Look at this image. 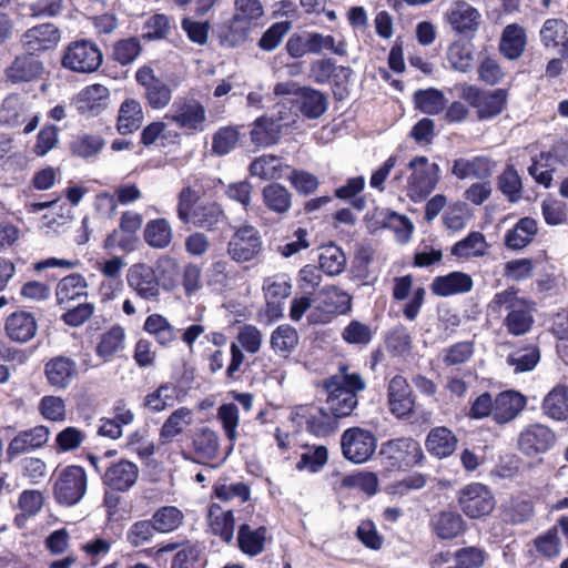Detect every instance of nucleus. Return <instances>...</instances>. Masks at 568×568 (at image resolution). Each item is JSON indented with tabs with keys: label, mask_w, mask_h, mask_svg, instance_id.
<instances>
[{
	"label": "nucleus",
	"mask_w": 568,
	"mask_h": 568,
	"mask_svg": "<svg viewBox=\"0 0 568 568\" xmlns=\"http://www.w3.org/2000/svg\"><path fill=\"white\" fill-rule=\"evenodd\" d=\"M440 168L424 155H416L408 162L400 160L389 185L404 192L413 202L425 200L440 181Z\"/></svg>",
	"instance_id": "f257e3e1"
},
{
	"label": "nucleus",
	"mask_w": 568,
	"mask_h": 568,
	"mask_svg": "<svg viewBox=\"0 0 568 568\" xmlns=\"http://www.w3.org/2000/svg\"><path fill=\"white\" fill-rule=\"evenodd\" d=\"M503 313H506L503 326L513 336L527 334L534 325V304L519 296L515 286L497 292L487 304L488 315L500 316Z\"/></svg>",
	"instance_id": "f03ea898"
},
{
	"label": "nucleus",
	"mask_w": 568,
	"mask_h": 568,
	"mask_svg": "<svg viewBox=\"0 0 568 568\" xmlns=\"http://www.w3.org/2000/svg\"><path fill=\"white\" fill-rule=\"evenodd\" d=\"M365 382L359 374H343L324 382L327 392L326 408L337 419L349 416L358 404L357 393L365 389Z\"/></svg>",
	"instance_id": "7ed1b4c3"
},
{
	"label": "nucleus",
	"mask_w": 568,
	"mask_h": 568,
	"mask_svg": "<svg viewBox=\"0 0 568 568\" xmlns=\"http://www.w3.org/2000/svg\"><path fill=\"white\" fill-rule=\"evenodd\" d=\"M164 119L173 122L187 134L203 132L206 111L201 101L193 97H179L171 104Z\"/></svg>",
	"instance_id": "20e7f679"
},
{
	"label": "nucleus",
	"mask_w": 568,
	"mask_h": 568,
	"mask_svg": "<svg viewBox=\"0 0 568 568\" xmlns=\"http://www.w3.org/2000/svg\"><path fill=\"white\" fill-rule=\"evenodd\" d=\"M379 455L389 469H405L422 464L424 453L418 442L410 437H398L382 444Z\"/></svg>",
	"instance_id": "39448f33"
},
{
	"label": "nucleus",
	"mask_w": 568,
	"mask_h": 568,
	"mask_svg": "<svg viewBox=\"0 0 568 568\" xmlns=\"http://www.w3.org/2000/svg\"><path fill=\"white\" fill-rule=\"evenodd\" d=\"M88 488V477L84 468L67 466L55 477L53 496L62 506H74L84 497Z\"/></svg>",
	"instance_id": "423d86ee"
},
{
	"label": "nucleus",
	"mask_w": 568,
	"mask_h": 568,
	"mask_svg": "<svg viewBox=\"0 0 568 568\" xmlns=\"http://www.w3.org/2000/svg\"><path fill=\"white\" fill-rule=\"evenodd\" d=\"M352 308V296L336 287L326 286L317 295V305L311 310L307 318L312 324L329 323L336 314H346Z\"/></svg>",
	"instance_id": "0eeeda50"
},
{
	"label": "nucleus",
	"mask_w": 568,
	"mask_h": 568,
	"mask_svg": "<svg viewBox=\"0 0 568 568\" xmlns=\"http://www.w3.org/2000/svg\"><path fill=\"white\" fill-rule=\"evenodd\" d=\"M457 501L460 510L470 519L488 516L496 506L494 494L480 483L464 486L458 491Z\"/></svg>",
	"instance_id": "6e6552de"
},
{
	"label": "nucleus",
	"mask_w": 568,
	"mask_h": 568,
	"mask_svg": "<svg viewBox=\"0 0 568 568\" xmlns=\"http://www.w3.org/2000/svg\"><path fill=\"white\" fill-rule=\"evenodd\" d=\"M102 53L99 47L90 40L71 42L64 50L62 65L78 73H91L102 63Z\"/></svg>",
	"instance_id": "1a4fd4ad"
},
{
	"label": "nucleus",
	"mask_w": 568,
	"mask_h": 568,
	"mask_svg": "<svg viewBox=\"0 0 568 568\" xmlns=\"http://www.w3.org/2000/svg\"><path fill=\"white\" fill-rule=\"evenodd\" d=\"M507 95L505 89L480 91L475 85H465L462 90V98L476 109L479 120H488L500 114L505 109Z\"/></svg>",
	"instance_id": "9d476101"
},
{
	"label": "nucleus",
	"mask_w": 568,
	"mask_h": 568,
	"mask_svg": "<svg viewBox=\"0 0 568 568\" xmlns=\"http://www.w3.org/2000/svg\"><path fill=\"white\" fill-rule=\"evenodd\" d=\"M262 236L253 225L237 227L227 244V254L237 263L254 260L262 251Z\"/></svg>",
	"instance_id": "9b49d317"
},
{
	"label": "nucleus",
	"mask_w": 568,
	"mask_h": 568,
	"mask_svg": "<svg viewBox=\"0 0 568 568\" xmlns=\"http://www.w3.org/2000/svg\"><path fill=\"white\" fill-rule=\"evenodd\" d=\"M376 445L373 433L359 427L346 429L341 439L344 457L355 464L368 460L376 450Z\"/></svg>",
	"instance_id": "f8f14e48"
},
{
	"label": "nucleus",
	"mask_w": 568,
	"mask_h": 568,
	"mask_svg": "<svg viewBox=\"0 0 568 568\" xmlns=\"http://www.w3.org/2000/svg\"><path fill=\"white\" fill-rule=\"evenodd\" d=\"M555 432L546 425H527L518 435L517 446L527 457H537L550 450L556 444Z\"/></svg>",
	"instance_id": "ddd939ff"
},
{
	"label": "nucleus",
	"mask_w": 568,
	"mask_h": 568,
	"mask_svg": "<svg viewBox=\"0 0 568 568\" xmlns=\"http://www.w3.org/2000/svg\"><path fill=\"white\" fill-rule=\"evenodd\" d=\"M296 116L297 114L294 112H286V116H261L256 119L251 131L252 142L258 146L275 144L281 134L295 124Z\"/></svg>",
	"instance_id": "4468645a"
},
{
	"label": "nucleus",
	"mask_w": 568,
	"mask_h": 568,
	"mask_svg": "<svg viewBox=\"0 0 568 568\" xmlns=\"http://www.w3.org/2000/svg\"><path fill=\"white\" fill-rule=\"evenodd\" d=\"M444 19L455 33L473 38L479 29L481 14L468 2L455 1L446 10Z\"/></svg>",
	"instance_id": "2eb2a0df"
},
{
	"label": "nucleus",
	"mask_w": 568,
	"mask_h": 568,
	"mask_svg": "<svg viewBox=\"0 0 568 568\" xmlns=\"http://www.w3.org/2000/svg\"><path fill=\"white\" fill-rule=\"evenodd\" d=\"M43 373L47 383L53 389L64 390L78 378L79 366L74 358L58 355L45 362Z\"/></svg>",
	"instance_id": "dca6fc26"
},
{
	"label": "nucleus",
	"mask_w": 568,
	"mask_h": 568,
	"mask_svg": "<svg viewBox=\"0 0 568 568\" xmlns=\"http://www.w3.org/2000/svg\"><path fill=\"white\" fill-rule=\"evenodd\" d=\"M110 91L105 85L94 83L83 88L73 99L75 110L85 118H94L110 105Z\"/></svg>",
	"instance_id": "f3484780"
},
{
	"label": "nucleus",
	"mask_w": 568,
	"mask_h": 568,
	"mask_svg": "<svg viewBox=\"0 0 568 568\" xmlns=\"http://www.w3.org/2000/svg\"><path fill=\"white\" fill-rule=\"evenodd\" d=\"M389 410L397 418L408 417L415 406V396L407 379L402 375L392 377L387 385Z\"/></svg>",
	"instance_id": "a211bd4d"
},
{
	"label": "nucleus",
	"mask_w": 568,
	"mask_h": 568,
	"mask_svg": "<svg viewBox=\"0 0 568 568\" xmlns=\"http://www.w3.org/2000/svg\"><path fill=\"white\" fill-rule=\"evenodd\" d=\"M129 286L145 301H158L160 282L154 270L144 263L132 265L126 275Z\"/></svg>",
	"instance_id": "6ab92c4d"
},
{
	"label": "nucleus",
	"mask_w": 568,
	"mask_h": 568,
	"mask_svg": "<svg viewBox=\"0 0 568 568\" xmlns=\"http://www.w3.org/2000/svg\"><path fill=\"white\" fill-rule=\"evenodd\" d=\"M494 170V162L484 155L473 158H458L452 165V174L458 180L488 179Z\"/></svg>",
	"instance_id": "aec40b11"
},
{
	"label": "nucleus",
	"mask_w": 568,
	"mask_h": 568,
	"mask_svg": "<svg viewBox=\"0 0 568 568\" xmlns=\"http://www.w3.org/2000/svg\"><path fill=\"white\" fill-rule=\"evenodd\" d=\"M60 41V31L53 23H43L28 29L22 38L27 51L36 53L53 49Z\"/></svg>",
	"instance_id": "412c9836"
},
{
	"label": "nucleus",
	"mask_w": 568,
	"mask_h": 568,
	"mask_svg": "<svg viewBox=\"0 0 568 568\" xmlns=\"http://www.w3.org/2000/svg\"><path fill=\"white\" fill-rule=\"evenodd\" d=\"M88 282L81 274L73 273L61 278L55 287L57 304L69 307L71 303L88 298Z\"/></svg>",
	"instance_id": "4be33fe9"
},
{
	"label": "nucleus",
	"mask_w": 568,
	"mask_h": 568,
	"mask_svg": "<svg viewBox=\"0 0 568 568\" xmlns=\"http://www.w3.org/2000/svg\"><path fill=\"white\" fill-rule=\"evenodd\" d=\"M139 477L138 466L129 460H120L108 467L103 483L116 491H128Z\"/></svg>",
	"instance_id": "5701e85b"
},
{
	"label": "nucleus",
	"mask_w": 568,
	"mask_h": 568,
	"mask_svg": "<svg viewBox=\"0 0 568 568\" xmlns=\"http://www.w3.org/2000/svg\"><path fill=\"white\" fill-rule=\"evenodd\" d=\"M49 428L42 425L20 432L8 445L7 455L10 459L42 447L49 439Z\"/></svg>",
	"instance_id": "b1692460"
},
{
	"label": "nucleus",
	"mask_w": 568,
	"mask_h": 568,
	"mask_svg": "<svg viewBox=\"0 0 568 568\" xmlns=\"http://www.w3.org/2000/svg\"><path fill=\"white\" fill-rule=\"evenodd\" d=\"M4 329L11 341L27 343L36 336L38 324L33 314L19 311L7 317Z\"/></svg>",
	"instance_id": "393cba45"
},
{
	"label": "nucleus",
	"mask_w": 568,
	"mask_h": 568,
	"mask_svg": "<svg viewBox=\"0 0 568 568\" xmlns=\"http://www.w3.org/2000/svg\"><path fill=\"white\" fill-rule=\"evenodd\" d=\"M126 334L122 326L113 325L101 334L95 346V354L103 363L114 361L125 349Z\"/></svg>",
	"instance_id": "a878e982"
},
{
	"label": "nucleus",
	"mask_w": 568,
	"mask_h": 568,
	"mask_svg": "<svg viewBox=\"0 0 568 568\" xmlns=\"http://www.w3.org/2000/svg\"><path fill=\"white\" fill-rule=\"evenodd\" d=\"M474 281L467 273L455 271L437 276L432 283V292L438 296L465 294L473 290Z\"/></svg>",
	"instance_id": "bb28decb"
},
{
	"label": "nucleus",
	"mask_w": 568,
	"mask_h": 568,
	"mask_svg": "<svg viewBox=\"0 0 568 568\" xmlns=\"http://www.w3.org/2000/svg\"><path fill=\"white\" fill-rule=\"evenodd\" d=\"M526 399L517 392L508 390L497 395L494 399L493 419L497 424H506L516 418L525 408Z\"/></svg>",
	"instance_id": "cd10ccee"
},
{
	"label": "nucleus",
	"mask_w": 568,
	"mask_h": 568,
	"mask_svg": "<svg viewBox=\"0 0 568 568\" xmlns=\"http://www.w3.org/2000/svg\"><path fill=\"white\" fill-rule=\"evenodd\" d=\"M296 415L304 417L307 429L318 437L329 435L337 426V418L327 408L301 407Z\"/></svg>",
	"instance_id": "c85d7f7f"
},
{
	"label": "nucleus",
	"mask_w": 568,
	"mask_h": 568,
	"mask_svg": "<svg viewBox=\"0 0 568 568\" xmlns=\"http://www.w3.org/2000/svg\"><path fill=\"white\" fill-rule=\"evenodd\" d=\"M540 40L546 48H558L561 59L568 58V24L564 20H546L540 29Z\"/></svg>",
	"instance_id": "c756f323"
},
{
	"label": "nucleus",
	"mask_w": 568,
	"mask_h": 568,
	"mask_svg": "<svg viewBox=\"0 0 568 568\" xmlns=\"http://www.w3.org/2000/svg\"><path fill=\"white\" fill-rule=\"evenodd\" d=\"M43 72L42 62L33 54L17 57L7 69V78L13 83L31 82L38 79Z\"/></svg>",
	"instance_id": "7c9ffc66"
},
{
	"label": "nucleus",
	"mask_w": 568,
	"mask_h": 568,
	"mask_svg": "<svg viewBox=\"0 0 568 568\" xmlns=\"http://www.w3.org/2000/svg\"><path fill=\"white\" fill-rule=\"evenodd\" d=\"M224 219L225 214L220 204L202 201L194 205L192 214L184 223H191L195 227L213 231Z\"/></svg>",
	"instance_id": "2f4dec72"
},
{
	"label": "nucleus",
	"mask_w": 568,
	"mask_h": 568,
	"mask_svg": "<svg viewBox=\"0 0 568 568\" xmlns=\"http://www.w3.org/2000/svg\"><path fill=\"white\" fill-rule=\"evenodd\" d=\"M538 233V222L529 216L518 220L513 229L505 234V246L511 251H519L528 246Z\"/></svg>",
	"instance_id": "473e14b6"
},
{
	"label": "nucleus",
	"mask_w": 568,
	"mask_h": 568,
	"mask_svg": "<svg viewBox=\"0 0 568 568\" xmlns=\"http://www.w3.org/2000/svg\"><path fill=\"white\" fill-rule=\"evenodd\" d=\"M267 540V529L264 526L253 527L241 524L237 531V546L242 552L251 557L262 554Z\"/></svg>",
	"instance_id": "72a5a7b5"
},
{
	"label": "nucleus",
	"mask_w": 568,
	"mask_h": 568,
	"mask_svg": "<svg viewBox=\"0 0 568 568\" xmlns=\"http://www.w3.org/2000/svg\"><path fill=\"white\" fill-rule=\"evenodd\" d=\"M209 526L215 536L230 544L234 538L235 518L233 510L223 509L217 504H212L207 514Z\"/></svg>",
	"instance_id": "f704fd0d"
},
{
	"label": "nucleus",
	"mask_w": 568,
	"mask_h": 568,
	"mask_svg": "<svg viewBox=\"0 0 568 568\" xmlns=\"http://www.w3.org/2000/svg\"><path fill=\"white\" fill-rule=\"evenodd\" d=\"M542 413L550 419L564 422L568 419V387L558 384L544 397Z\"/></svg>",
	"instance_id": "c9c22d12"
},
{
	"label": "nucleus",
	"mask_w": 568,
	"mask_h": 568,
	"mask_svg": "<svg viewBox=\"0 0 568 568\" xmlns=\"http://www.w3.org/2000/svg\"><path fill=\"white\" fill-rule=\"evenodd\" d=\"M458 439L447 427H435L427 435L425 445L427 450L437 458L450 456L457 446Z\"/></svg>",
	"instance_id": "e433bc0d"
},
{
	"label": "nucleus",
	"mask_w": 568,
	"mask_h": 568,
	"mask_svg": "<svg viewBox=\"0 0 568 568\" xmlns=\"http://www.w3.org/2000/svg\"><path fill=\"white\" fill-rule=\"evenodd\" d=\"M527 44L525 29L516 23L508 24L501 34L499 50L509 60L519 59Z\"/></svg>",
	"instance_id": "4c0bfd02"
},
{
	"label": "nucleus",
	"mask_w": 568,
	"mask_h": 568,
	"mask_svg": "<svg viewBox=\"0 0 568 568\" xmlns=\"http://www.w3.org/2000/svg\"><path fill=\"white\" fill-rule=\"evenodd\" d=\"M143 329L152 335L159 345L170 347L178 339V329L161 314L146 317Z\"/></svg>",
	"instance_id": "58836bf2"
},
{
	"label": "nucleus",
	"mask_w": 568,
	"mask_h": 568,
	"mask_svg": "<svg viewBox=\"0 0 568 568\" xmlns=\"http://www.w3.org/2000/svg\"><path fill=\"white\" fill-rule=\"evenodd\" d=\"M430 526L440 539H453L464 531L465 523L455 511H440L430 519Z\"/></svg>",
	"instance_id": "ea45409f"
},
{
	"label": "nucleus",
	"mask_w": 568,
	"mask_h": 568,
	"mask_svg": "<svg viewBox=\"0 0 568 568\" xmlns=\"http://www.w3.org/2000/svg\"><path fill=\"white\" fill-rule=\"evenodd\" d=\"M143 121V111L139 101L125 99L119 110L116 129L120 134L125 135L136 131Z\"/></svg>",
	"instance_id": "a19ab883"
},
{
	"label": "nucleus",
	"mask_w": 568,
	"mask_h": 568,
	"mask_svg": "<svg viewBox=\"0 0 568 568\" xmlns=\"http://www.w3.org/2000/svg\"><path fill=\"white\" fill-rule=\"evenodd\" d=\"M193 448L200 463L214 460L219 455V435L205 427L194 434Z\"/></svg>",
	"instance_id": "79ce46f5"
},
{
	"label": "nucleus",
	"mask_w": 568,
	"mask_h": 568,
	"mask_svg": "<svg viewBox=\"0 0 568 568\" xmlns=\"http://www.w3.org/2000/svg\"><path fill=\"white\" fill-rule=\"evenodd\" d=\"M298 341L297 331L288 324H283L272 332L270 344L275 354L287 357L295 351Z\"/></svg>",
	"instance_id": "37998d69"
},
{
	"label": "nucleus",
	"mask_w": 568,
	"mask_h": 568,
	"mask_svg": "<svg viewBox=\"0 0 568 568\" xmlns=\"http://www.w3.org/2000/svg\"><path fill=\"white\" fill-rule=\"evenodd\" d=\"M456 561L458 568H480L485 561V551L478 547H465L450 552H440L436 556L434 564Z\"/></svg>",
	"instance_id": "c03bdc74"
},
{
	"label": "nucleus",
	"mask_w": 568,
	"mask_h": 568,
	"mask_svg": "<svg viewBox=\"0 0 568 568\" xmlns=\"http://www.w3.org/2000/svg\"><path fill=\"white\" fill-rule=\"evenodd\" d=\"M488 244L483 233L474 231L465 239L454 244L450 250L452 255L458 258L480 257L486 254Z\"/></svg>",
	"instance_id": "a18cd8bd"
},
{
	"label": "nucleus",
	"mask_w": 568,
	"mask_h": 568,
	"mask_svg": "<svg viewBox=\"0 0 568 568\" xmlns=\"http://www.w3.org/2000/svg\"><path fill=\"white\" fill-rule=\"evenodd\" d=\"M263 202L266 207L277 214H285L292 206L290 191L280 183H271L262 190Z\"/></svg>",
	"instance_id": "49530a36"
},
{
	"label": "nucleus",
	"mask_w": 568,
	"mask_h": 568,
	"mask_svg": "<svg viewBox=\"0 0 568 568\" xmlns=\"http://www.w3.org/2000/svg\"><path fill=\"white\" fill-rule=\"evenodd\" d=\"M300 111L308 119L320 118L327 109L326 97L314 89L303 88L297 98Z\"/></svg>",
	"instance_id": "de8ad7c7"
},
{
	"label": "nucleus",
	"mask_w": 568,
	"mask_h": 568,
	"mask_svg": "<svg viewBox=\"0 0 568 568\" xmlns=\"http://www.w3.org/2000/svg\"><path fill=\"white\" fill-rule=\"evenodd\" d=\"M43 501L44 497L40 490H23L18 499L20 513L14 518L17 526L23 527L28 518L34 517L42 509Z\"/></svg>",
	"instance_id": "09e8293b"
},
{
	"label": "nucleus",
	"mask_w": 568,
	"mask_h": 568,
	"mask_svg": "<svg viewBox=\"0 0 568 568\" xmlns=\"http://www.w3.org/2000/svg\"><path fill=\"white\" fill-rule=\"evenodd\" d=\"M172 227L165 219H155L146 223L144 240L153 248H165L172 242Z\"/></svg>",
	"instance_id": "8fccbe9b"
},
{
	"label": "nucleus",
	"mask_w": 568,
	"mask_h": 568,
	"mask_svg": "<svg viewBox=\"0 0 568 568\" xmlns=\"http://www.w3.org/2000/svg\"><path fill=\"white\" fill-rule=\"evenodd\" d=\"M321 270L328 276L341 274L346 266V256L341 247L331 243L321 247L318 254Z\"/></svg>",
	"instance_id": "3c124183"
},
{
	"label": "nucleus",
	"mask_w": 568,
	"mask_h": 568,
	"mask_svg": "<svg viewBox=\"0 0 568 568\" xmlns=\"http://www.w3.org/2000/svg\"><path fill=\"white\" fill-rule=\"evenodd\" d=\"M446 55L452 68L459 72L466 73L474 69L475 58L470 43L455 41L448 47Z\"/></svg>",
	"instance_id": "603ef678"
},
{
	"label": "nucleus",
	"mask_w": 568,
	"mask_h": 568,
	"mask_svg": "<svg viewBox=\"0 0 568 568\" xmlns=\"http://www.w3.org/2000/svg\"><path fill=\"white\" fill-rule=\"evenodd\" d=\"M184 520L183 513L175 506H163L159 508L151 518V521L160 534H170L180 528Z\"/></svg>",
	"instance_id": "864d4df0"
},
{
	"label": "nucleus",
	"mask_w": 568,
	"mask_h": 568,
	"mask_svg": "<svg viewBox=\"0 0 568 568\" xmlns=\"http://www.w3.org/2000/svg\"><path fill=\"white\" fill-rule=\"evenodd\" d=\"M283 168L282 161L278 158L264 154L256 158L250 164L248 171L252 176L267 181L281 179L283 175Z\"/></svg>",
	"instance_id": "5fc2aeb1"
},
{
	"label": "nucleus",
	"mask_w": 568,
	"mask_h": 568,
	"mask_svg": "<svg viewBox=\"0 0 568 568\" xmlns=\"http://www.w3.org/2000/svg\"><path fill=\"white\" fill-rule=\"evenodd\" d=\"M497 186L509 202L516 203L523 196L521 178L513 165H507L499 174Z\"/></svg>",
	"instance_id": "6e6d98bb"
},
{
	"label": "nucleus",
	"mask_w": 568,
	"mask_h": 568,
	"mask_svg": "<svg viewBox=\"0 0 568 568\" xmlns=\"http://www.w3.org/2000/svg\"><path fill=\"white\" fill-rule=\"evenodd\" d=\"M192 422V412L187 407L175 409L164 422L160 430V437L169 442L182 434Z\"/></svg>",
	"instance_id": "4d7b16f0"
},
{
	"label": "nucleus",
	"mask_w": 568,
	"mask_h": 568,
	"mask_svg": "<svg viewBox=\"0 0 568 568\" xmlns=\"http://www.w3.org/2000/svg\"><path fill=\"white\" fill-rule=\"evenodd\" d=\"M534 515L531 501L525 499H511L503 505L500 518L504 523L518 525L529 520Z\"/></svg>",
	"instance_id": "13d9d810"
},
{
	"label": "nucleus",
	"mask_w": 568,
	"mask_h": 568,
	"mask_svg": "<svg viewBox=\"0 0 568 568\" xmlns=\"http://www.w3.org/2000/svg\"><path fill=\"white\" fill-rule=\"evenodd\" d=\"M414 101L419 111L432 115L440 113L446 105L443 92L434 88L416 91Z\"/></svg>",
	"instance_id": "bf43d9fd"
},
{
	"label": "nucleus",
	"mask_w": 568,
	"mask_h": 568,
	"mask_svg": "<svg viewBox=\"0 0 568 568\" xmlns=\"http://www.w3.org/2000/svg\"><path fill=\"white\" fill-rule=\"evenodd\" d=\"M178 397V388L172 384H163L146 395L144 404L152 412H162L172 407Z\"/></svg>",
	"instance_id": "052dcab7"
},
{
	"label": "nucleus",
	"mask_w": 568,
	"mask_h": 568,
	"mask_svg": "<svg viewBox=\"0 0 568 568\" xmlns=\"http://www.w3.org/2000/svg\"><path fill=\"white\" fill-rule=\"evenodd\" d=\"M155 528L151 519L133 523L125 532V540L134 548L151 544L155 537Z\"/></svg>",
	"instance_id": "680f3d73"
},
{
	"label": "nucleus",
	"mask_w": 568,
	"mask_h": 568,
	"mask_svg": "<svg viewBox=\"0 0 568 568\" xmlns=\"http://www.w3.org/2000/svg\"><path fill=\"white\" fill-rule=\"evenodd\" d=\"M383 225L394 231L399 243H406L412 236L414 225L410 220L393 211H387L383 217Z\"/></svg>",
	"instance_id": "e2e57ef3"
},
{
	"label": "nucleus",
	"mask_w": 568,
	"mask_h": 568,
	"mask_svg": "<svg viewBox=\"0 0 568 568\" xmlns=\"http://www.w3.org/2000/svg\"><path fill=\"white\" fill-rule=\"evenodd\" d=\"M251 26L252 23L234 16L230 21L227 30L221 36V43L229 48L244 43L248 37Z\"/></svg>",
	"instance_id": "0e129e2a"
},
{
	"label": "nucleus",
	"mask_w": 568,
	"mask_h": 568,
	"mask_svg": "<svg viewBox=\"0 0 568 568\" xmlns=\"http://www.w3.org/2000/svg\"><path fill=\"white\" fill-rule=\"evenodd\" d=\"M217 419L222 424L226 438L232 443L235 442L240 423L237 406L233 403L222 404L217 408Z\"/></svg>",
	"instance_id": "69168bd1"
},
{
	"label": "nucleus",
	"mask_w": 568,
	"mask_h": 568,
	"mask_svg": "<svg viewBox=\"0 0 568 568\" xmlns=\"http://www.w3.org/2000/svg\"><path fill=\"white\" fill-rule=\"evenodd\" d=\"M201 554L202 548L197 542H184L175 554L171 568H196Z\"/></svg>",
	"instance_id": "338daca9"
},
{
	"label": "nucleus",
	"mask_w": 568,
	"mask_h": 568,
	"mask_svg": "<svg viewBox=\"0 0 568 568\" xmlns=\"http://www.w3.org/2000/svg\"><path fill=\"white\" fill-rule=\"evenodd\" d=\"M236 339L240 347L244 351L250 354H256L261 349L263 335L256 326L245 324L239 328Z\"/></svg>",
	"instance_id": "774afa93"
}]
</instances>
